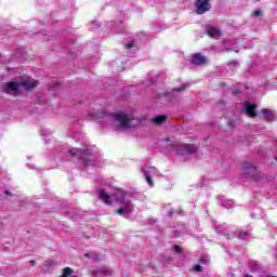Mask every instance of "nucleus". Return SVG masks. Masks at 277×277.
I'll return each mask as SVG.
<instances>
[{"label":"nucleus","mask_w":277,"mask_h":277,"mask_svg":"<svg viewBox=\"0 0 277 277\" xmlns=\"http://www.w3.org/2000/svg\"><path fill=\"white\" fill-rule=\"evenodd\" d=\"M114 124L117 129H131L133 124L131 123V118L124 111H119L111 115Z\"/></svg>","instance_id":"obj_1"},{"label":"nucleus","mask_w":277,"mask_h":277,"mask_svg":"<svg viewBox=\"0 0 277 277\" xmlns=\"http://www.w3.org/2000/svg\"><path fill=\"white\" fill-rule=\"evenodd\" d=\"M114 196L119 201V205H120V208L116 210V213H118V215L133 213L135 208L133 207L131 201H124V194H122V192H118Z\"/></svg>","instance_id":"obj_2"},{"label":"nucleus","mask_w":277,"mask_h":277,"mask_svg":"<svg viewBox=\"0 0 277 277\" xmlns=\"http://www.w3.org/2000/svg\"><path fill=\"white\" fill-rule=\"evenodd\" d=\"M195 13L199 16H202V14H207V12H210L212 5L211 0H196L194 2Z\"/></svg>","instance_id":"obj_3"},{"label":"nucleus","mask_w":277,"mask_h":277,"mask_svg":"<svg viewBox=\"0 0 277 277\" xmlns=\"http://www.w3.org/2000/svg\"><path fill=\"white\" fill-rule=\"evenodd\" d=\"M3 92L5 94H10L11 96H16L18 92H21V84L19 82H6L2 85Z\"/></svg>","instance_id":"obj_4"},{"label":"nucleus","mask_w":277,"mask_h":277,"mask_svg":"<svg viewBox=\"0 0 277 277\" xmlns=\"http://www.w3.org/2000/svg\"><path fill=\"white\" fill-rule=\"evenodd\" d=\"M69 155H71V157H78L81 159V161H84V163H88V161H90L89 155H90V149H69Z\"/></svg>","instance_id":"obj_5"},{"label":"nucleus","mask_w":277,"mask_h":277,"mask_svg":"<svg viewBox=\"0 0 277 277\" xmlns=\"http://www.w3.org/2000/svg\"><path fill=\"white\" fill-rule=\"evenodd\" d=\"M21 85H24L25 90H34L38 85V80L24 76L19 82Z\"/></svg>","instance_id":"obj_6"},{"label":"nucleus","mask_w":277,"mask_h":277,"mask_svg":"<svg viewBox=\"0 0 277 277\" xmlns=\"http://www.w3.org/2000/svg\"><path fill=\"white\" fill-rule=\"evenodd\" d=\"M176 150L177 155H194L196 150H198V148L196 147V145L186 144L177 146Z\"/></svg>","instance_id":"obj_7"},{"label":"nucleus","mask_w":277,"mask_h":277,"mask_svg":"<svg viewBox=\"0 0 277 277\" xmlns=\"http://www.w3.org/2000/svg\"><path fill=\"white\" fill-rule=\"evenodd\" d=\"M207 56L202 55L201 53H196L192 57V64H194L195 66H202L207 64Z\"/></svg>","instance_id":"obj_8"},{"label":"nucleus","mask_w":277,"mask_h":277,"mask_svg":"<svg viewBox=\"0 0 277 277\" xmlns=\"http://www.w3.org/2000/svg\"><path fill=\"white\" fill-rule=\"evenodd\" d=\"M243 173L248 176H251V179H253L254 181H259V172L256 171V168L249 167L245 169Z\"/></svg>","instance_id":"obj_9"},{"label":"nucleus","mask_w":277,"mask_h":277,"mask_svg":"<svg viewBox=\"0 0 277 277\" xmlns=\"http://www.w3.org/2000/svg\"><path fill=\"white\" fill-rule=\"evenodd\" d=\"M208 36H210V38H214V40H220V37L222 36V30H220L219 28H210L208 29Z\"/></svg>","instance_id":"obj_10"},{"label":"nucleus","mask_w":277,"mask_h":277,"mask_svg":"<svg viewBox=\"0 0 277 277\" xmlns=\"http://www.w3.org/2000/svg\"><path fill=\"white\" fill-rule=\"evenodd\" d=\"M92 275L94 277H98V276H111V271L109 268H100L97 271H93Z\"/></svg>","instance_id":"obj_11"},{"label":"nucleus","mask_w":277,"mask_h":277,"mask_svg":"<svg viewBox=\"0 0 277 277\" xmlns=\"http://www.w3.org/2000/svg\"><path fill=\"white\" fill-rule=\"evenodd\" d=\"M256 106L250 103H246V111L248 114V116H250L251 118H254V116H256Z\"/></svg>","instance_id":"obj_12"},{"label":"nucleus","mask_w":277,"mask_h":277,"mask_svg":"<svg viewBox=\"0 0 277 277\" xmlns=\"http://www.w3.org/2000/svg\"><path fill=\"white\" fill-rule=\"evenodd\" d=\"M98 198L103 200L105 205H111V197L105 190H98Z\"/></svg>","instance_id":"obj_13"},{"label":"nucleus","mask_w":277,"mask_h":277,"mask_svg":"<svg viewBox=\"0 0 277 277\" xmlns=\"http://www.w3.org/2000/svg\"><path fill=\"white\" fill-rule=\"evenodd\" d=\"M166 120H168V117L166 115H161V116L150 119V121L154 124H163V122H166Z\"/></svg>","instance_id":"obj_14"},{"label":"nucleus","mask_w":277,"mask_h":277,"mask_svg":"<svg viewBox=\"0 0 277 277\" xmlns=\"http://www.w3.org/2000/svg\"><path fill=\"white\" fill-rule=\"evenodd\" d=\"M90 116L92 120H101V118H107L106 113H92Z\"/></svg>","instance_id":"obj_15"},{"label":"nucleus","mask_w":277,"mask_h":277,"mask_svg":"<svg viewBox=\"0 0 277 277\" xmlns=\"http://www.w3.org/2000/svg\"><path fill=\"white\" fill-rule=\"evenodd\" d=\"M262 114L267 120H274V113L272 110L264 108L262 109Z\"/></svg>","instance_id":"obj_16"},{"label":"nucleus","mask_w":277,"mask_h":277,"mask_svg":"<svg viewBox=\"0 0 277 277\" xmlns=\"http://www.w3.org/2000/svg\"><path fill=\"white\" fill-rule=\"evenodd\" d=\"M142 172H143L144 174H146V172H147V174L150 176V175H153V174H157V168L150 167V168L147 169V171L144 170V169H142Z\"/></svg>","instance_id":"obj_17"},{"label":"nucleus","mask_w":277,"mask_h":277,"mask_svg":"<svg viewBox=\"0 0 277 277\" xmlns=\"http://www.w3.org/2000/svg\"><path fill=\"white\" fill-rule=\"evenodd\" d=\"M74 269L72 268H70V267H65L64 269H63V276H65V277H68V276H72V274H74Z\"/></svg>","instance_id":"obj_18"},{"label":"nucleus","mask_w":277,"mask_h":277,"mask_svg":"<svg viewBox=\"0 0 277 277\" xmlns=\"http://www.w3.org/2000/svg\"><path fill=\"white\" fill-rule=\"evenodd\" d=\"M145 179L148 183V185H150V187H153V185H155V183L153 182V177L150 175H148V172H145Z\"/></svg>","instance_id":"obj_19"},{"label":"nucleus","mask_w":277,"mask_h":277,"mask_svg":"<svg viewBox=\"0 0 277 277\" xmlns=\"http://www.w3.org/2000/svg\"><path fill=\"white\" fill-rule=\"evenodd\" d=\"M172 249L174 250V252H176V254H183V248H181V246L174 245Z\"/></svg>","instance_id":"obj_20"},{"label":"nucleus","mask_w":277,"mask_h":277,"mask_svg":"<svg viewBox=\"0 0 277 277\" xmlns=\"http://www.w3.org/2000/svg\"><path fill=\"white\" fill-rule=\"evenodd\" d=\"M252 16H254V18H259V16H263V11L261 10L253 11Z\"/></svg>","instance_id":"obj_21"},{"label":"nucleus","mask_w":277,"mask_h":277,"mask_svg":"<svg viewBox=\"0 0 277 277\" xmlns=\"http://www.w3.org/2000/svg\"><path fill=\"white\" fill-rule=\"evenodd\" d=\"M246 237H248V233L240 232L238 234V239H246Z\"/></svg>","instance_id":"obj_22"},{"label":"nucleus","mask_w":277,"mask_h":277,"mask_svg":"<svg viewBox=\"0 0 277 277\" xmlns=\"http://www.w3.org/2000/svg\"><path fill=\"white\" fill-rule=\"evenodd\" d=\"M193 272H198V273L202 272V266H200V265L194 266Z\"/></svg>","instance_id":"obj_23"},{"label":"nucleus","mask_w":277,"mask_h":277,"mask_svg":"<svg viewBox=\"0 0 277 277\" xmlns=\"http://www.w3.org/2000/svg\"><path fill=\"white\" fill-rule=\"evenodd\" d=\"M183 91H185V85L179 87L173 90V92H183Z\"/></svg>","instance_id":"obj_24"},{"label":"nucleus","mask_w":277,"mask_h":277,"mask_svg":"<svg viewBox=\"0 0 277 277\" xmlns=\"http://www.w3.org/2000/svg\"><path fill=\"white\" fill-rule=\"evenodd\" d=\"M200 261H201V263H206V264L210 263V260L207 258H201Z\"/></svg>","instance_id":"obj_25"},{"label":"nucleus","mask_w":277,"mask_h":277,"mask_svg":"<svg viewBox=\"0 0 277 277\" xmlns=\"http://www.w3.org/2000/svg\"><path fill=\"white\" fill-rule=\"evenodd\" d=\"M127 47L128 49H133V42H130Z\"/></svg>","instance_id":"obj_26"},{"label":"nucleus","mask_w":277,"mask_h":277,"mask_svg":"<svg viewBox=\"0 0 277 277\" xmlns=\"http://www.w3.org/2000/svg\"><path fill=\"white\" fill-rule=\"evenodd\" d=\"M5 196H12V193H10L9 190H4Z\"/></svg>","instance_id":"obj_27"},{"label":"nucleus","mask_w":277,"mask_h":277,"mask_svg":"<svg viewBox=\"0 0 277 277\" xmlns=\"http://www.w3.org/2000/svg\"><path fill=\"white\" fill-rule=\"evenodd\" d=\"M29 264L31 265V267H34L36 265V261H30Z\"/></svg>","instance_id":"obj_28"},{"label":"nucleus","mask_w":277,"mask_h":277,"mask_svg":"<svg viewBox=\"0 0 277 277\" xmlns=\"http://www.w3.org/2000/svg\"><path fill=\"white\" fill-rule=\"evenodd\" d=\"M84 256H87V259H90V253H85Z\"/></svg>","instance_id":"obj_29"},{"label":"nucleus","mask_w":277,"mask_h":277,"mask_svg":"<svg viewBox=\"0 0 277 277\" xmlns=\"http://www.w3.org/2000/svg\"><path fill=\"white\" fill-rule=\"evenodd\" d=\"M173 212L168 211V215H172Z\"/></svg>","instance_id":"obj_30"},{"label":"nucleus","mask_w":277,"mask_h":277,"mask_svg":"<svg viewBox=\"0 0 277 277\" xmlns=\"http://www.w3.org/2000/svg\"><path fill=\"white\" fill-rule=\"evenodd\" d=\"M71 277H79V276H77V275H72Z\"/></svg>","instance_id":"obj_31"},{"label":"nucleus","mask_w":277,"mask_h":277,"mask_svg":"<svg viewBox=\"0 0 277 277\" xmlns=\"http://www.w3.org/2000/svg\"><path fill=\"white\" fill-rule=\"evenodd\" d=\"M239 91H236V94H238Z\"/></svg>","instance_id":"obj_32"}]
</instances>
